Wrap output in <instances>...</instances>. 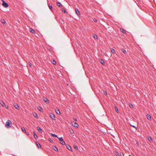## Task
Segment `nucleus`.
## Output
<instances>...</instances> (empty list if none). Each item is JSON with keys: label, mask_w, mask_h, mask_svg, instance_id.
I'll use <instances>...</instances> for the list:
<instances>
[{"label": "nucleus", "mask_w": 156, "mask_h": 156, "mask_svg": "<svg viewBox=\"0 0 156 156\" xmlns=\"http://www.w3.org/2000/svg\"><path fill=\"white\" fill-rule=\"evenodd\" d=\"M12 124V122L9 120H8L6 122L5 125V126L8 128L10 127V125Z\"/></svg>", "instance_id": "1"}, {"label": "nucleus", "mask_w": 156, "mask_h": 156, "mask_svg": "<svg viewBox=\"0 0 156 156\" xmlns=\"http://www.w3.org/2000/svg\"><path fill=\"white\" fill-rule=\"evenodd\" d=\"M58 139L59 140L61 141L60 143L61 144H62L63 145H64L65 144V142L64 141H63V140L62 139V137H59L58 138Z\"/></svg>", "instance_id": "2"}, {"label": "nucleus", "mask_w": 156, "mask_h": 156, "mask_svg": "<svg viewBox=\"0 0 156 156\" xmlns=\"http://www.w3.org/2000/svg\"><path fill=\"white\" fill-rule=\"evenodd\" d=\"M75 10L76 12V13L77 14V15L79 16H80V12L79 11L78 9L77 8H75Z\"/></svg>", "instance_id": "3"}, {"label": "nucleus", "mask_w": 156, "mask_h": 156, "mask_svg": "<svg viewBox=\"0 0 156 156\" xmlns=\"http://www.w3.org/2000/svg\"><path fill=\"white\" fill-rule=\"evenodd\" d=\"M2 5L5 8H7L8 6V4L4 1L3 2Z\"/></svg>", "instance_id": "4"}, {"label": "nucleus", "mask_w": 156, "mask_h": 156, "mask_svg": "<svg viewBox=\"0 0 156 156\" xmlns=\"http://www.w3.org/2000/svg\"><path fill=\"white\" fill-rule=\"evenodd\" d=\"M49 116L51 119L53 120L55 119V115L53 114H50Z\"/></svg>", "instance_id": "5"}, {"label": "nucleus", "mask_w": 156, "mask_h": 156, "mask_svg": "<svg viewBox=\"0 0 156 156\" xmlns=\"http://www.w3.org/2000/svg\"><path fill=\"white\" fill-rule=\"evenodd\" d=\"M43 100L46 103H49V101L46 98H44Z\"/></svg>", "instance_id": "6"}, {"label": "nucleus", "mask_w": 156, "mask_h": 156, "mask_svg": "<svg viewBox=\"0 0 156 156\" xmlns=\"http://www.w3.org/2000/svg\"><path fill=\"white\" fill-rule=\"evenodd\" d=\"M1 104L3 106H5L6 108H8V107H6V105H5V104L4 101H2L1 102Z\"/></svg>", "instance_id": "7"}, {"label": "nucleus", "mask_w": 156, "mask_h": 156, "mask_svg": "<svg viewBox=\"0 0 156 156\" xmlns=\"http://www.w3.org/2000/svg\"><path fill=\"white\" fill-rule=\"evenodd\" d=\"M147 117L148 120H151V117L149 114H147Z\"/></svg>", "instance_id": "8"}, {"label": "nucleus", "mask_w": 156, "mask_h": 156, "mask_svg": "<svg viewBox=\"0 0 156 156\" xmlns=\"http://www.w3.org/2000/svg\"><path fill=\"white\" fill-rule=\"evenodd\" d=\"M100 62L103 65H105V62L102 59H101L99 60Z\"/></svg>", "instance_id": "9"}, {"label": "nucleus", "mask_w": 156, "mask_h": 156, "mask_svg": "<svg viewBox=\"0 0 156 156\" xmlns=\"http://www.w3.org/2000/svg\"><path fill=\"white\" fill-rule=\"evenodd\" d=\"M37 129L39 132L41 133L42 132V130L41 129V128L39 127H37Z\"/></svg>", "instance_id": "10"}, {"label": "nucleus", "mask_w": 156, "mask_h": 156, "mask_svg": "<svg viewBox=\"0 0 156 156\" xmlns=\"http://www.w3.org/2000/svg\"><path fill=\"white\" fill-rule=\"evenodd\" d=\"M66 147L70 151H71V148L70 146L69 145H67L66 146Z\"/></svg>", "instance_id": "11"}, {"label": "nucleus", "mask_w": 156, "mask_h": 156, "mask_svg": "<svg viewBox=\"0 0 156 156\" xmlns=\"http://www.w3.org/2000/svg\"><path fill=\"white\" fill-rule=\"evenodd\" d=\"M14 107L17 109H19V107L18 106V105L17 104H15L14 105Z\"/></svg>", "instance_id": "12"}, {"label": "nucleus", "mask_w": 156, "mask_h": 156, "mask_svg": "<svg viewBox=\"0 0 156 156\" xmlns=\"http://www.w3.org/2000/svg\"><path fill=\"white\" fill-rule=\"evenodd\" d=\"M73 126L75 127H76L77 128H78V124L76 122H75L74 123V124L73 125Z\"/></svg>", "instance_id": "13"}, {"label": "nucleus", "mask_w": 156, "mask_h": 156, "mask_svg": "<svg viewBox=\"0 0 156 156\" xmlns=\"http://www.w3.org/2000/svg\"><path fill=\"white\" fill-rule=\"evenodd\" d=\"M48 7H49V9L51 11H52V9H53L52 6L51 5H50L49 4H48Z\"/></svg>", "instance_id": "14"}, {"label": "nucleus", "mask_w": 156, "mask_h": 156, "mask_svg": "<svg viewBox=\"0 0 156 156\" xmlns=\"http://www.w3.org/2000/svg\"><path fill=\"white\" fill-rule=\"evenodd\" d=\"M33 116L37 118H38V116L36 113H34L33 114Z\"/></svg>", "instance_id": "15"}, {"label": "nucleus", "mask_w": 156, "mask_h": 156, "mask_svg": "<svg viewBox=\"0 0 156 156\" xmlns=\"http://www.w3.org/2000/svg\"><path fill=\"white\" fill-rule=\"evenodd\" d=\"M93 37L95 39H98V36L96 34H93Z\"/></svg>", "instance_id": "16"}, {"label": "nucleus", "mask_w": 156, "mask_h": 156, "mask_svg": "<svg viewBox=\"0 0 156 156\" xmlns=\"http://www.w3.org/2000/svg\"><path fill=\"white\" fill-rule=\"evenodd\" d=\"M38 109L40 112H42L43 111V109L40 107L39 106L37 107Z\"/></svg>", "instance_id": "17"}, {"label": "nucleus", "mask_w": 156, "mask_h": 156, "mask_svg": "<svg viewBox=\"0 0 156 156\" xmlns=\"http://www.w3.org/2000/svg\"><path fill=\"white\" fill-rule=\"evenodd\" d=\"M57 6H58L59 7H61L62 5L61 4V3L59 2H58L57 3Z\"/></svg>", "instance_id": "18"}, {"label": "nucleus", "mask_w": 156, "mask_h": 156, "mask_svg": "<svg viewBox=\"0 0 156 156\" xmlns=\"http://www.w3.org/2000/svg\"><path fill=\"white\" fill-rule=\"evenodd\" d=\"M122 51L123 52L124 54H126L127 52L126 50L124 48H122L121 49Z\"/></svg>", "instance_id": "19"}, {"label": "nucleus", "mask_w": 156, "mask_h": 156, "mask_svg": "<svg viewBox=\"0 0 156 156\" xmlns=\"http://www.w3.org/2000/svg\"><path fill=\"white\" fill-rule=\"evenodd\" d=\"M36 144H37V147H38V148H41V145L39 143H38V142H37Z\"/></svg>", "instance_id": "20"}, {"label": "nucleus", "mask_w": 156, "mask_h": 156, "mask_svg": "<svg viewBox=\"0 0 156 156\" xmlns=\"http://www.w3.org/2000/svg\"><path fill=\"white\" fill-rule=\"evenodd\" d=\"M148 140L151 142H152V140L151 137L150 136H149L148 138Z\"/></svg>", "instance_id": "21"}, {"label": "nucleus", "mask_w": 156, "mask_h": 156, "mask_svg": "<svg viewBox=\"0 0 156 156\" xmlns=\"http://www.w3.org/2000/svg\"><path fill=\"white\" fill-rule=\"evenodd\" d=\"M111 51L113 53H115V50L113 48H111Z\"/></svg>", "instance_id": "22"}, {"label": "nucleus", "mask_w": 156, "mask_h": 156, "mask_svg": "<svg viewBox=\"0 0 156 156\" xmlns=\"http://www.w3.org/2000/svg\"><path fill=\"white\" fill-rule=\"evenodd\" d=\"M53 149L56 151H58V149L56 146H54L53 147Z\"/></svg>", "instance_id": "23"}, {"label": "nucleus", "mask_w": 156, "mask_h": 156, "mask_svg": "<svg viewBox=\"0 0 156 156\" xmlns=\"http://www.w3.org/2000/svg\"><path fill=\"white\" fill-rule=\"evenodd\" d=\"M115 154L116 156H120V155L119 154V153L117 151H115Z\"/></svg>", "instance_id": "24"}, {"label": "nucleus", "mask_w": 156, "mask_h": 156, "mask_svg": "<svg viewBox=\"0 0 156 156\" xmlns=\"http://www.w3.org/2000/svg\"><path fill=\"white\" fill-rule=\"evenodd\" d=\"M120 30H121V31L123 33H126V30L122 29H120Z\"/></svg>", "instance_id": "25"}, {"label": "nucleus", "mask_w": 156, "mask_h": 156, "mask_svg": "<svg viewBox=\"0 0 156 156\" xmlns=\"http://www.w3.org/2000/svg\"><path fill=\"white\" fill-rule=\"evenodd\" d=\"M1 22L2 23L4 24L5 23V22L4 19H2L1 20Z\"/></svg>", "instance_id": "26"}, {"label": "nucleus", "mask_w": 156, "mask_h": 156, "mask_svg": "<svg viewBox=\"0 0 156 156\" xmlns=\"http://www.w3.org/2000/svg\"><path fill=\"white\" fill-rule=\"evenodd\" d=\"M51 135H52V136L53 137H57V138H59V137H58V136H57V135H55V134H51Z\"/></svg>", "instance_id": "27"}, {"label": "nucleus", "mask_w": 156, "mask_h": 156, "mask_svg": "<svg viewBox=\"0 0 156 156\" xmlns=\"http://www.w3.org/2000/svg\"><path fill=\"white\" fill-rule=\"evenodd\" d=\"M115 111H116L117 112V113H118L119 112V111H118V109L117 107V106H115Z\"/></svg>", "instance_id": "28"}, {"label": "nucleus", "mask_w": 156, "mask_h": 156, "mask_svg": "<svg viewBox=\"0 0 156 156\" xmlns=\"http://www.w3.org/2000/svg\"><path fill=\"white\" fill-rule=\"evenodd\" d=\"M34 137L35 139H36L38 137L34 132Z\"/></svg>", "instance_id": "29"}, {"label": "nucleus", "mask_w": 156, "mask_h": 156, "mask_svg": "<svg viewBox=\"0 0 156 156\" xmlns=\"http://www.w3.org/2000/svg\"><path fill=\"white\" fill-rule=\"evenodd\" d=\"M30 32L33 34L35 32V30L32 29L30 30Z\"/></svg>", "instance_id": "30"}, {"label": "nucleus", "mask_w": 156, "mask_h": 156, "mask_svg": "<svg viewBox=\"0 0 156 156\" xmlns=\"http://www.w3.org/2000/svg\"><path fill=\"white\" fill-rule=\"evenodd\" d=\"M56 111V113L58 114H59L60 113V112L58 109L56 111Z\"/></svg>", "instance_id": "31"}, {"label": "nucleus", "mask_w": 156, "mask_h": 156, "mask_svg": "<svg viewBox=\"0 0 156 156\" xmlns=\"http://www.w3.org/2000/svg\"><path fill=\"white\" fill-rule=\"evenodd\" d=\"M22 131L24 132V133H25L26 132V129H25V128H22Z\"/></svg>", "instance_id": "32"}, {"label": "nucleus", "mask_w": 156, "mask_h": 156, "mask_svg": "<svg viewBox=\"0 0 156 156\" xmlns=\"http://www.w3.org/2000/svg\"><path fill=\"white\" fill-rule=\"evenodd\" d=\"M129 107L131 108H132L133 107V105L131 103L129 104Z\"/></svg>", "instance_id": "33"}, {"label": "nucleus", "mask_w": 156, "mask_h": 156, "mask_svg": "<svg viewBox=\"0 0 156 156\" xmlns=\"http://www.w3.org/2000/svg\"><path fill=\"white\" fill-rule=\"evenodd\" d=\"M52 63L54 65H55L56 63V62L55 60H53V61Z\"/></svg>", "instance_id": "34"}, {"label": "nucleus", "mask_w": 156, "mask_h": 156, "mask_svg": "<svg viewBox=\"0 0 156 156\" xmlns=\"http://www.w3.org/2000/svg\"><path fill=\"white\" fill-rule=\"evenodd\" d=\"M73 147H74V148L76 149H78L76 145H73Z\"/></svg>", "instance_id": "35"}, {"label": "nucleus", "mask_w": 156, "mask_h": 156, "mask_svg": "<svg viewBox=\"0 0 156 156\" xmlns=\"http://www.w3.org/2000/svg\"><path fill=\"white\" fill-rule=\"evenodd\" d=\"M131 126L135 128L136 130V127L134 126H133L132 125H131Z\"/></svg>", "instance_id": "36"}, {"label": "nucleus", "mask_w": 156, "mask_h": 156, "mask_svg": "<svg viewBox=\"0 0 156 156\" xmlns=\"http://www.w3.org/2000/svg\"><path fill=\"white\" fill-rule=\"evenodd\" d=\"M62 11L64 13H66V11L64 9L62 10Z\"/></svg>", "instance_id": "37"}, {"label": "nucleus", "mask_w": 156, "mask_h": 156, "mask_svg": "<svg viewBox=\"0 0 156 156\" xmlns=\"http://www.w3.org/2000/svg\"><path fill=\"white\" fill-rule=\"evenodd\" d=\"M104 94L105 95H107V92L106 91H104Z\"/></svg>", "instance_id": "38"}, {"label": "nucleus", "mask_w": 156, "mask_h": 156, "mask_svg": "<svg viewBox=\"0 0 156 156\" xmlns=\"http://www.w3.org/2000/svg\"><path fill=\"white\" fill-rule=\"evenodd\" d=\"M49 140L51 142H52V141H53L50 138L49 139Z\"/></svg>", "instance_id": "39"}, {"label": "nucleus", "mask_w": 156, "mask_h": 156, "mask_svg": "<svg viewBox=\"0 0 156 156\" xmlns=\"http://www.w3.org/2000/svg\"><path fill=\"white\" fill-rule=\"evenodd\" d=\"M73 119L75 121H77V119L76 118H73Z\"/></svg>", "instance_id": "40"}, {"label": "nucleus", "mask_w": 156, "mask_h": 156, "mask_svg": "<svg viewBox=\"0 0 156 156\" xmlns=\"http://www.w3.org/2000/svg\"><path fill=\"white\" fill-rule=\"evenodd\" d=\"M94 22H95V23H96L97 22V20H94Z\"/></svg>", "instance_id": "41"}, {"label": "nucleus", "mask_w": 156, "mask_h": 156, "mask_svg": "<svg viewBox=\"0 0 156 156\" xmlns=\"http://www.w3.org/2000/svg\"><path fill=\"white\" fill-rule=\"evenodd\" d=\"M120 155H121V156H123V155H124V154H123V153H122V154H120Z\"/></svg>", "instance_id": "42"}, {"label": "nucleus", "mask_w": 156, "mask_h": 156, "mask_svg": "<svg viewBox=\"0 0 156 156\" xmlns=\"http://www.w3.org/2000/svg\"><path fill=\"white\" fill-rule=\"evenodd\" d=\"M27 134L28 135L29 134V133H28V132L27 133Z\"/></svg>", "instance_id": "43"}, {"label": "nucleus", "mask_w": 156, "mask_h": 156, "mask_svg": "<svg viewBox=\"0 0 156 156\" xmlns=\"http://www.w3.org/2000/svg\"><path fill=\"white\" fill-rule=\"evenodd\" d=\"M29 65L30 67L31 66V64L30 63V64H29Z\"/></svg>", "instance_id": "44"}, {"label": "nucleus", "mask_w": 156, "mask_h": 156, "mask_svg": "<svg viewBox=\"0 0 156 156\" xmlns=\"http://www.w3.org/2000/svg\"><path fill=\"white\" fill-rule=\"evenodd\" d=\"M129 156H131L130 155H129Z\"/></svg>", "instance_id": "45"}]
</instances>
